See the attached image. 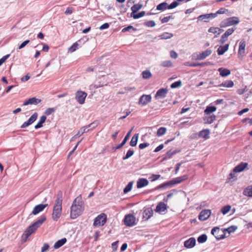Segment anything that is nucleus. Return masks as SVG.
I'll list each match as a JSON object with an SVG mask.
<instances>
[{"mask_svg":"<svg viewBox=\"0 0 252 252\" xmlns=\"http://www.w3.org/2000/svg\"><path fill=\"white\" fill-rule=\"evenodd\" d=\"M84 210V203L81 195L78 196L73 201L70 208V218L75 219L80 216Z\"/></svg>","mask_w":252,"mask_h":252,"instance_id":"f257e3e1","label":"nucleus"},{"mask_svg":"<svg viewBox=\"0 0 252 252\" xmlns=\"http://www.w3.org/2000/svg\"><path fill=\"white\" fill-rule=\"evenodd\" d=\"M63 193L58 192L53 210L52 218L57 221L60 218L62 212Z\"/></svg>","mask_w":252,"mask_h":252,"instance_id":"f03ea898","label":"nucleus"},{"mask_svg":"<svg viewBox=\"0 0 252 252\" xmlns=\"http://www.w3.org/2000/svg\"><path fill=\"white\" fill-rule=\"evenodd\" d=\"M46 220V216H42L37 221L29 226L24 232V235L26 237H29L32 234L34 233L37 228L43 224Z\"/></svg>","mask_w":252,"mask_h":252,"instance_id":"7ed1b4c3","label":"nucleus"},{"mask_svg":"<svg viewBox=\"0 0 252 252\" xmlns=\"http://www.w3.org/2000/svg\"><path fill=\"white\" fill-rule=\"evenodd\" d=\"M188 179L187 175H184L183 176L179 177L173 179V180L165 183L164 184H161L159 186V188H164L167 186H172L175 184H179L183 181H186Z\"/></svg>","mask_w":252,"mask_h":252,"instance_id":"20e7f679","label":"nucleus"},{"mask_svg":"<svg viewBox=\"0 0 252 252\" xmlns=\"http://www.w3.org/2000/svg\"><path fill=\"white\" fill-rule=\"evenodd\" d=\"M239 23V19L237 17H232L228 18L223 21L220 24L221 28H224L230 26L237 25Z\"/></svg>","mask_w":252,"mask_h":252,"instance_id":"39448f33","label":"nucleus"},{"mask_svg":"<svg viewBox=\"0 0 252 252\" xmlns=\"http://www.w3.org/2000/svg\"><path fill=\"white\" fill-rule=\"evenodd\" d=\"M179 3L177 1H173L170 5L166 2H162L157 6V10L159 11H164L167 9H171L177 7Z\"/></svg>","mask_w":252,"mask_h":252,"instance_id":"423d86ee","label":"nucleus"},{"mask_svg":"<svg viewBox=\"0 0 252 252\" xmlns=\"http://www.w3.org/2000/svg\"><path fill=\"white\" fill-rule=\"evenodd\" d=\"M107 220V216L104 213L99 215L94 220L93 225L95 227L103 226Z\"/></svg>","mask_w":252,"mask_h":252,"instance_id":"0eeeda50","label":"nucleus"},{"mask_svg":"<svg viewBox=\"0 0 252 252\" xmlns=\"http://www.w3.org/2000/svg\"><path fill=\"white\" fill-rule=\"evenodd\" d=\"M87 94L83 91H78L75 93V99L80 104L85 103Z\"/></svg>","mask_w":252,"mask_h":252,"instance_id":"6e6552de","label":"nucleus"},{"mask_svg":"<svg viewBox=\"0 0 252 252\" xmlns=\"http://www.w3.org/2000/svg\"><path fill=\"white\" fill-rule=\"evenodd\" d=\"M136 218L132 214H128L125 216L124 223L127 226H132L135 224Z\"/></svg>","mask_w":252,"mask_h":252,"instance_id":"1a4fd4ad","label":"nucleus"},{"mask_svg":"<svg viewBox=\"0 0 252 252\" xmlns=\"http://www.w3.org/2000/svg\"><path fill=\"white\" fill-rule=\"evenodd\" d=\"M152 101V96L150 94H143L139 98L138 104L144 106Z\"/></svg>","mask_w":252,"mask_h":252,"instance_id":"9d476101","label":"nucleus"},{"mask_svg":"<svg viewBox=\"0 0 252 252\" xmlns=\"http://www.w3.org/2000/svg\"><path fill=\"white\" fill-rule=\"evenodd\" d=\"M245 47L246 42L244 40H242L239 43V50L238 52V58L241 60L245 55Z\"/></svg>","mask_w":252,"mask_h":252,"instance_id":"9b49d317","label":"nucleus"},{"mask_svg":"<svg viewBox=\"0 0 252 252\" xmlns=\"http://www.w3.org/2000/svg\"><path fill=\"white\" fill-rule=\"evenodd\" d=\"M211 214L210 210H203L199 214L198 219L201 221H204L208 219Z\"/></svg>","mask_w":252,"mask_h":252,"instance_id":"f8f14e48","label":"nucleus"},{"mask_svg":"<svg viewBox=\"0 0 252 252\" xmlns=\"http://www.w3.org/2000/svg\"><path fill=\"white\" fill-rule=\"evenodd\" d=\"M212 53V51L209 49H207L203 52L199 53L196 54V60H202L205 59L206 57L210 56Z\"/></svg>","mask_w":252,"mask_h":252,"instance_id":"ddd939ff","label":"nucleus"},{"mask_svg":"<svg viewBox=\"0 0 252 252\" xmlns=\"http://www.w3.org/2000/svg\"><path fill=\"white\" fill-rule=\"evenodd\" d=\"M38 114L37 113H34L29 119V120L24 122L23 124L21 126V128H24L32 124L37 119Z\"/></svg>","mask_w":252,"mask_h":252,"instance_id":"4468645a","label":"nucleus"},{"mask_svg":"<svg viewBox=\"0 0 252 252\" xmlns=\"http://www.w3.org/2000/svg\"><path fill=\"white\" fill-rule=\"evenodd\" d=\"M168 89H160L158 90L155 95V98L156 99H158V98H163L166 97L167 94L168 93Z\"/></svg>","mask_w":252,"mask_h":252,"instance_id":"2eb2a0df","label":"nucleus"},{"mask_svg":"<svg viewBox=\"0 0 252 252\" xmlns=\"http://www.w3.org/2000/svg\"><path fill=\"white\" fill-rule=\"evenodd\" d=\"M41 101V100L40 99L37 98L35 97L30 98L24 102L23 104V106H26L28 105H37L40 103Z\"/></svg>","mask_w":252,"mask_h":252,"instance_id":"dca6fc26","label":"nucleus"},{"mask_svg":"<svg viewBox=\"0 0 252 252\" xmlns=\"http://www.w3.org/2000/svg\"><path fill=\"white\" fill-rule=\"evenodd\" d=\"M48 206L47 204H40L37 205H36L33 209V210L32 212V214L36 215L39 213L42 212L47 206Z\"/></svg>","mask_w":252,"mask_h":252,"instance_id":"f3484780","label":"nucleus"},{"mask_svg":"<svg viewBox=\"0 0 252 252\" xmlns=\"http://www.w3.org/2000/svg\"><path fill=\"white\" fill-rule=\"evenodd\" d=\"M216 16V14L210 13L204 15H201L198 17V20H203L205 22L209 21V19L214 18Z\"/></svg>","mask_w":252,"mask_h":252,"instance_id":"a211bd4d","label":"nucleus"},{"mask_svg":"<svg viewBox=\"0 0 252 252\" xmlns=\"http://www.w3.org/2000/svg\"><path fill=\"white\" fill-rule=\"evenodd\" d=\"M248 165V163L241 162L233 169V171L236 173L242 172L247 167Z\"/></svg>","mask_w":252,"mask_h":252,"instance_id":"6ab92c4d","label":"nucleus"},{"mask_svg":"<svg viewBox=\"0 0 252 252\" xmlns=\"http://www.w3.org/2000/svg\"><path fill=\"white\" fill-rule=\"evenodd\" d=\"M196 244V240L194 238H190L184 242V246L189 249L193 248Z\"/></svg>","mask_w":252,"mask_h":252,"instance_id":"aec40b11","label":"nucleus"},{"mask_svg":"<svg viewBox=\"0 0 252 252\" xmlns=\"http://www.w3.org/2000/svg\"><path fill=\"white\" fill-rule=\"evenodd\" d=\"M167 209V205L164 202H159L156 207V212L161 213L164 212Z\"/></svg>","mask_w":252,"mask_h":252,"instance_id":"412c9836","label":"nucleus"},{"mask_svg":"<svg viewBox=\"0 0 252 252\" xmlns=\"http://www.w3.org/2000/svg\"><path fill=\"white\" fill-rule=\"evenodd\" d=\"M149 184L148 181L145 178H140L137 182V188L138 189L142 188L147 186Z\"/></svg>","mask_w":252,"mask_h":252,"instance_id":"4be33fe9","label":"nucleus"},{"mask_svg":"<svg viewBox=\"0 0 252 252\" xmlns=\"http://www.w3.org/2000/svg\"><path fill=\"white\" fill-rule=\"evenodd\" d=\"M210 130L209 129H203L199 132L198 136L200 138H203L205 139H208L210 137Z\"/></svg>","mask_w":252,"mask_h":252,"instance_id":"5701e85b","label":"nucleus"},{"mask_svg":"<svg viewBox=\"0 0 252 252\" xmlns=\"http://www.w3.org/2000/svg\"><path fill=\"white\" fill-rule=\"evenodd\" d=\"M218 71L220 72V75L223 77L227 76L231 73V71L229 69L223 67L219 68Z\"/></svg>","mask_w":252,"mask_h":252,"instance_id":"b1692460","label":"nucleus"},{"mask_svg":"<svg viewBox=\"0 0 252 252\" xmlns=\"http://www.w3.org/2000/svg\"><path fill=\"white\" fill-rule=\"evenodd\" d=\"M153 215V210L151 208H148L144 211L143 218L146 220H148Z\"/></svg>","mask_w":252,"mask_h":252,"instance_id":"393cba45","label":"nucleus"},{"mask_svg":"<svg viewBox=\"0 0 252 252\" xmlns=\"http://www.w3.org/2000/svg\"><path fill=\"white\" fill-rule=\"evenodd\" d=\"M132 129H131L126 135V136H125L124 139H123V141H122V142L119 144V145H118L116 149H120L121 148H122L125 144L127 142V141L128 140V139H129V136L131 134V132L132 131Z\"/></svg>","mask_w":252,"mask_h":252,"instance_id":"a878e982","label":"nucleus"},{"mask_svg":"<svg viewBox=\"0 0 252 252\" xmlns=\"http://www.w3.org/2000/svg\"><path fill=\"white\" fill-rule=\"evenodd\" d=\"M143 7V4L142 3H137L134 4L131 7V10L132 11V13L131 14H134L136 13L138 11L141 9Z\"/></svg>","mask_w":252,"mask_h":252,"instance_id":"bb28decb","label":"nucleus"},{"mask_svg":"<svg viewBox=\"0 0 252 252\" xmlns=\"http://www.w3.org/2000/svg\"><path fill=\"white\" fill-rule=\"evenodd\" d=\"M229 47V44H225L224 46H220L218 49V54L219 55H223L227 51Z\"/></svg>","mask_w":252,"mask_h":252,"instance_id":"cd10ccee","label":"nucleus"},{"mask_svg":"<svg viewBox=\"0 0 252 252\" xmlns=\"http://www.w3.org/2000/svg\"><path fill=\"white\" fill-rule=\"evenodd\" d=\"M243 194L248 197H252V186H248L244 190Z\"/></svg>","mask_w":252,"mask_h":252,"instance_id":"c85d7f7f","label":"nucleus"},{"mask_svg":"<svg viewBox=\"0 0 252 252\" xmlns=\"http://www.w3.org/2000/svg\"><path fill=\"white\" fill-rule=\"evenodd\" d=\"M66 242V239L64 238L61 240H58L55 243L54 247L55 249H59L62 246H63Z\"/></svg>","mask_w":252,"mask_h":252,"instance_id":"c756f323","label":"nucleus"},{"mask_svg":"<svg viewBox=\"0 0 252 252\" xmlns=\"http://www.w3.org/2000/svg\"><path fill=\"white\" fill-rule=\"evenodd\" d=\"M46 120V117L45 116H42L40 117V119L38 123L34 126L35 129H37L42 127L43 124L45 122Z\"/></svg>","mask_w":252,"mask_h":252,"instance_id":"7c9ffc66","label":"nucleus"},{"mask_svg":"<svg viewBox=\"0 0 252 252\" xmlns=\"http://www.w3.org/2000/svg\"><path fill=\"white\" fill-rule=\"evenodd\" d=\"M220 232V230L218 227H214L211 230V233L217 239H220L223 238V237H220L218 235Z\"/></svg>","mask_w":252,"mask_h":252,"instance_id":"2f4dec72","label":"nucleus"},{"mask_svg":"<svg viewBox=\"0 0 252 252\" xmlns=\"http://www.w3.org/2000/svg\"><path fill=\"white\" fill-rule=\"evenodd\" d=\"M217 110V108L215 106H208L206 107V108L204 110V113L205 114L209 115L215 111Z\"/></svg>","mask_w":252,"mask_h":252,"instance_id":"473e14b6","label":"nucleus"},{"mask_svg":"<svg viewBox=\"0 0 252 252\" xmlns=\"http://www.w3.org/2000/svg\"><path fill=\"white\" fill-rule=\"evenodd\" d=\"M233 86L234 83L231 80H227L219 85L220 87H224L226 88H232Z\"/></svg>","mask_w":252,"mask_h":252,"instance_id":"72a5a7b5","label":"nucleus"},{"mask_svg":"<svg viewBox=\"0 0 252 252\" xmlns=\"http://www.w3.org/2000/svg\"><path fill=\"white\" fill-rule=\"evenodd\" d=\"M208 32H211L214 34L217 33V34L215 36V37H217L221 32V30L219 29V28L211 27L208 30Z\"/></svg>","mask_w":252,"mask_h":252,"instance_id":"f704fd0d","label":"nucleus"},{"mask_svg":"<svg viewBox=\"0 0 252 252\" xmlns=\"http://www.w3.org/2000/svg\"><path fill=\"white\" fill-rule=\"evenodd\" d=\"M174 35L173 33L166 32L159 35V37L161 39H167L171 38Z\"/></svg>","mask_w":252,"mask_h":252,"instance_id":"c9c22d12","label":"nucleus"},{"mask_svg":"<svg viewBox=\"0 0 252 252\" xmlns=\"http://www.w3.org/2000/svg\"><path fill=\"white\" fill-rule=\"evenodd\" d=\"M138 139V134H135L132 137L130 142V145L131 146H135L137 144V142Z\"/></svg>","mask_w":252,"mask_h":252,"instance_id":"e433bc0d","label":"nucleus"},{"mask_svg":"<svg viewBox=\"0 0 252 252\" xmlns=\"http://www.w3.org/2000/svg\"><path fill=\"white\" fill-rule=\"evenodd\" d=\"M79 44L77 42L74 43L72 46L68 48V52L73 53L75 52L78 48Z\"/></svg>","mask_w":252,"mask_h":252,"instance_id":"4c0bfd02","label":"nucleus"},{"mask_svg":"<svg viewBox=\"0 0 252 252\" xmlns=\"http://www.w3.org/2000/svg\"><path fill=\"white\" fill-rule=\"evenodd\" d=\"M142 76L143 78L145 79H148L152 77V74L150 70H144L142 72Z\"/></svg>","mask_w":252,"mask_h":252,"instance_id":"58836bf2","label":"nucleus"},{"mask_svg":"<svg viewBox=\"0 0 252 252\" xmlns=\"http://www.w3.org/2000/svg\"><path fill=\"white\" fill-rule=\"evenodd\" d=\"M215 120L216 116L214 115L207 117L204 119L205 123L209 124L213 123Z\"/></svg>","mask_w":252,"mask_h":252,"instance_id":"ea45409f","label":"nucleus"},{"mask_svg":"<svg viewBox=\"0 0 252 252\" xmlns=\"http://www.w3.org/2000/svg\"><path fill=\"white\" fill-rule=\"evenodd\" d=\"M166 132V128L164 127H161L158 128L157 132V135L158 136H161L164 135Z\"/></svg>","mask_w":252,"mask_h":252,"instance_id":"a19ab883","label":"nucleus"},{"mask_svg":"<svg viewBox=\"0 0 252 252\" xmlns=\"http://www.w3.org/2000/svg\"><path fill=\"white\" fill-rule=\"evenodd\" d=\"M133 186V182H130L126 186V187L124 189V192L125 193H126L130 191L132 188Z\"/></svg>","mask_w":252,"mask_h":252,"instance_id":"79ce46f5","label":"nucleus"},{"mask_svg":"<svg viewBox=\"0 0 252 252\" xmlns=\"http://www.w3.org/2000/svg\"><path fill=\"white\" fill-rule=\"evenodd\" d=\"M231 208V206L230 205H226L223 207L221 209V212L223 214L225 215L228 213Z\"/></svg>","mask_w":252,"mask_h":252,"instance_id":"37998d69","label":"nucleus"},{"mask_svg":"<svg viewBox=\"0 0 252 252\" xmlns=\"http://www.w3.org/2000/svg\"><path fill=\"white\" fill-rule=\"evenodd\" d=\"M207 239V235L206 234H202L198 237L197 241L199 243H203L206 241Z\"/></svg>","mask_w":252,"mask_h":252,"instance_id":"c03bdc74","label":"nucleus"},{"mask_svg":"<svg viewBox=\"0 0 252 252\" xmlns=\"http://www.w3.org/2000/svg\"><path fill=\"white\" fill-rule=\"evenodd\" d=\"M145 15V12L141 11L138 14L134 13V14H131V16L133 17L134 19H137L144 16Z\"/></svg>","mask_w":252,"mask_h":252,"instance_id":"a18cd8bd","label":"nucleus"},{"mask_svg":"<svg viewBox=\"0 0 252 252\" xmlns=\"http://www.w3.org/2000/svg\"><path fill=\"white\" fill-rule=\"evenodd\" d=\"M237 229V227L236 226L232 225L225 229V231H227L228 234H230L231 233L235 232Z\"/></svg>","mask_w":252,"mask_h":252,"instance_id":"49530a36","label":"nucleus"},{"mask_svg":"<svg viewBox=\"0 0 252 252\" xmlns=\"http://www.w3.org/2000/svg\"><path fill=\"white\" fill-rule=\"evenodd\" d=\"M161 66L163 67H171L172 65V63L170 61H165L161 63Z\"/></svg>","mask_w":252,"mask_h":252,"instance_id":"de8ad7c7","label":"nucleus"},{"mask_svg":"<svg viewBox=\"0 0 252 252\" xmlns=\"http://www.w3.org/2000/svg\"><path fill=\"white\" fill-rule=\"evenodd\" d=\"M134 154V151L131 149L129 150L126 154V155L123 158V160H126L127 158H130V157H131Z\"/></svg>","mask_w":252,"mask_h":252,"instance_id":"09e8293b","label":"nucleus"},{"mask_svg":"<svg viewBox=\"0 0 252 252\" xmlns=\"http://www.w3.org/2000/svg\"><path fill=\"white\" fill-rule=\"evenodd\" d=\"M98 125V122L97 121H95L92 123L91 124L88 125V127L90 129H93L95 127H96Z\"/></svg>","mask_w":252,"mask_h":252,"instance_id":"8fccbe9b","label":"nucleus"},{"mask_svg":"<svg viewBox=\"0 0 252 252\" xmlns=\"http://www.w3.org/2000/svg\"><path fill=\"white\" fill-rule=\"evenodd\" d=\"M181 85H182L181 81H176V82H175L173 83H172L170 87L172 89L177 88L180 87L181 86Z\"/></svg>","mask_w":252,"mask_h":252,"instance_id":"3c124183","label":"nucleus"},{"mask_svg":"<svg viewBox=\"0 0 252 252\" xmlns=\"http://www.w3.org/2000/svg\"><path fill=\"white\" fill-rule=\"evenodd\" d=\"M144 25L148 27H153L155 26L156 24L154 21H148L144 23Z\"/></svg>","mask_w":252,"mask_h":252,"instance_id":"603ef678","label":"nucleus"},{"mask_svg":"<svg viewBox=\"0 0 252 252\" xmlns=\"http://www.w3.org/2000/svg\"><path fill=\"white\" fill-rule=\"evenodd\" d=\"M55 111V109L54 108H47L45 111V114L46 115H50Z\"/></svg>","mask_w":252,"mask_h":252,"instance_id":"864d4df0","label":"nucleus"},{"mask_svg":"<svg viewBox=\"0 0 252 252\" xmlns=\"http://www.w3.org/2000/svg\"><path fill=\"white\" fill-rule=\"evenodd\" d=\"M235 30V28H234L228 29L224 34L228 36L229 35H231Z\"/></svg>","mask_w":252,"mask_h":252,"instance_id":"5fc2aeb1","label":"nucleus"},{"mask_svg":"<svg viewBox=\"0 0 252 252\" xmlns=\"http://www.w3.org/2000/svg\"><path fill=\"white\" fill-rule=\"evenodd\" d=\"M160 175L153 174L152 176L150 178V179H151V181L152 182H153L157 180H158L160 178Z\"/></svg>","mask_w":252,"mask_h":252,"instance_id":"6e6d98bb","label":"nucleus"},{"mask_svg":"<svg viewBox=\"0 0 252 252\" xmlns=\"http://www.w3.org/2000/svg\"><path fill=\"white\" fill-rule=\"evenodd\" d=\"M207 64V63H191L190 64H189V66H193V67H195V66H203L204 65H206Z\"/></svg>","mask_w":252,"mask_h":252,"instance_id":"4d7b16f0","label":"nucleus"},{"mask_svg":"<svg viewBox=\"0 0 252 252\" xmlns=\"http://www.w3.org/2000/svg\"><path fill=\"white\" fill-rule=\"evenodd\" d=\"M227 11H228V10L225 8H221L219 10H218L215 14H216V16H217V14H224Z\"/></svg>","mask_w":252,"mask_h":252,"instance_id":"13d9d810","label":"nucleus"},{"mask_svg":"<svg viewBox=\"0 0 252 252\" xmlns=\"http://www.w3.org/2000/svg\"><path fill=\"white\" fill-rule=\"evenodd\" d=\"M130 30H132L134 31H136V29L134 28H133L132 26H128V27L124 28L122 31V32H125L129 31Z\"/></svg>","mask_w":252,"mask_h":252,"instance_id":"bf43d9fd","label":"nucleus"},{"mask_svg":"<svg viewBox=\"0 0 252 252\" xmlns=\"http://www.w3.org/2000/svg\"><path fill=\"white\" fill-rule=\"evenodd\" d=\"M228 36L225 34H223L222 35L221 38L220 39V42L221 44H223L227 40Z\"/></svg>","mask_w":252,"mask_h":252,"instance_id":"052dcab7","label":"nucleus"},{"mask_svg":"<svg viewBox=\"0 0 252 252\" xmlns=\"http://www.w3.org/2000/svg\"><path fill=\"white\" fill-rule=\"evenodd\" d=\"M30 40H27L24 41L22 44H21L19 46L18 49H21L24 48L26 45H27L30 42Z\"/></svg>","mask_w":252,"mask_h":252,"instance_id":"680f3d73","label":"nucleus"},{"mask_svg":"<svg viewBox=\"0 0 252 252\" xmlns=\"http://www.w3.org/2000/svg\"><path fill=\"white\" fill-rule=\"evenodd\" d=\"M171 19H172V17L171 16L164 17L161 20V21L162 23H165L168 22Z\"/></svg>","mask_w":252,"mask_h":252,"instance_id":"e2e57ef3","label":"nucleus"},{"mask_svg":"<svg viewBox=\"0 0 252 252\" xmlns=\"http://www.w3.org/2000/svg\"><path fill=\"white\" fill-rule=\"evenodd\" d=\"M10 55H6L0 59V66L7 60Z\"/></svg>","mask_w":252,"mask_h":252,"instance_id":"0e129e2a","label":"nucleus"},{"mask_svg":"<svg viewBox=\"0 0 252 252\" xmlns=\"http://www.w3.org/2000/svg\"><path fill=\"white\" fill-rule=\"evenodd\" d=\"M170 57L173 59H176L178 57L177 53L174 51H171L170 52Z\"/></svg>","mask_w":252,"mask_h":252,"instance_id":"69168bd1","label":"nucleus"},{"mask_svg":"<svg viewBox=\"0 0 252 252\" xmlns=\"http://www.w3.org/2000/svg\"><path fill=\"white\" fill-rule=\"evenodd\" d=\"M109 27V25L108 23H105L103 24H102L100 27H99V29L101 30H104V29H108Z\"/></svg>","mask_w":252,"mask_h":252,"instance_id":"338daca9","label":"nucleus"},{"mask_svg":"<svg viewBox=\"0 0 252 252\" xmlns=\"http://www.w3.org/2000/svg\"><path fill=\"white\" fill-rule=\"evenodd\" d=\"M49 248V246L48 244L46 243L44 244L43 247H42L41 252H45V251L48 250Z\"/></svg>","mask_w":252,"mask_h":252,"instance_id":"774afa93","label":"nucleus"}]
</instances>
